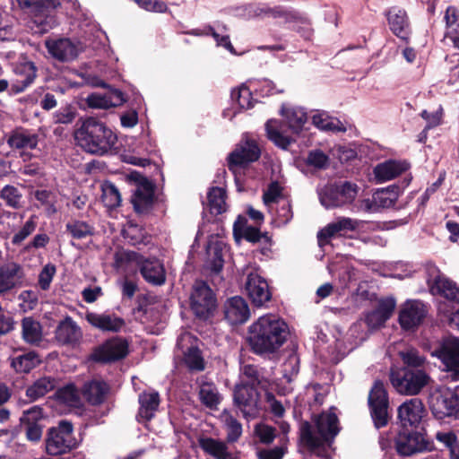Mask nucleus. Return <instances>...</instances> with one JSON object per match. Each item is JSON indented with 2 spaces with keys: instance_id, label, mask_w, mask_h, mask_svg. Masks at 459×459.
Returning <instances> with one entry per match:
<instances>
[{
  "instance_id": "30",
  "label": "nucleus",
  "mask_w": 459,
  "mask_h": 459,
  "mask_svg": "<svg viewBox=\"0 0 459 459\" xmlns=\"http://www.w3.org/2000/svg\"><path fill=\"white\" fill-rule=\"evenodd\" d=\"M48 53L60 62H69L78 56L77 47L69 39L46 41Z\"/></svg>"
},
{
  "instance_id": "61",
  "label": "nucleus",
  "mask_w": 459,
  "mask_h": 459,
  "mask_svg": "<svg viewBox=\"0 0 459 459\" xmlns=\"http://www.w3.org/2000/svg\"><path fill=\"white\" fill-rule=\"evenodd\" d=\"M87 105L91 108L108 109L112 108V104L107 94L91 93L86 99Z\"/></svg>"
},
{
  "instance_id": "58",
  "label": "nucleus",
  "mask_w": 459,
  "mask_h": 459,
  "mask_svg": "<svg viewBox=\"0 0 459 459\" xmlns=\"http://www.w3.org/2000/svg\"><path fill=\"white\" fill-rule=\"evenodd\" d=\"M402 360L404 364L403 368L420 369L425 363V359L419 355L415 350H411L406 352H400Z\"/></svg>"
},
{
  "instance_id": "38",
  "label": "nucleus",
  "mask_w": 459,
  "mask_h": 459,
  "mask_svg": "<svg viewBox=\"0 0 459 459\" xmlns=\"http://www.w3.org/2000/svg\"><path fill=\"white\" fill-rule=\"evenodd\" d=\"M198 442L201 449L215 459H232L225 442L212 437H201Z\"/></svg>"
},
{
  "instance_id": "9",
  "label": "nucleus",
  "mask_w": 459,
  "mask_h": 459,
  "mask_svg": "<svg viewBox=\"0 0 459 459\" xmlns=\"http://www.w3.org/2000/svg\"><path fill=\"white\" fill-rule=\"evenodd\" d=\"M216 306V296L208 283L196 280L190 295V308L194 315L199 319L206 320L213 315Z\"/></svg>"
},
{
  "instance_id": "41",
  "label": "nucleus",
  "mask_w": 459,
  "mask_h": 459,
  "mask_svg": "<svg viewBox=\"0 0 459 459\" xmlns=\"http://www.w3.org/2000/svg\"><path fill=\"white\" fill-rule=\"evenodd\" d=\"M226 191L222 187L212 186L207 194L209 211L213 215H220L226 211Z\"/></svg>"
},
{
  "instance_id": "44",
  "label": "nucleus",
  "mask_w": 459,
  "mask_h": 459,
  "mask_svg": "<svg viewBox=\"0 0 459 459\" xmlns=\"http://www.w3.org/2000/svg\"><path fill=\"white\" fill-rule=\"evenodd\" d=\"M56 397L59 402L68 406L77 407L81 403L79 392L74 384H68L58 388L56 392Z\"/></svg>"
},
{
  "instance_id": "54",
  "label": "nucleus",
  "mask_w": 459,
  "mask_h": 459,
  "mask_svg": "<svg viewBox=\"0 0 459 459\" xmlns=\"http://www.w3.org/2000/svg\"><path fill=\"white\" fill-rule=\"evenodd\" d=\"M261 12L273 18H282L286 22H291L299 20V13L295 11L287 10L282 6H275L273 8H264Z\"/></svg>"
},
{
  "instance_id": "35",
  "label": "nucleus",
  "mask_w": 459,
  "mask_h": 459,
  "mask_svg": "<svg viewBox=\"0 0 459 459\" xmlns=\"http://www.w3.org/2000/svg\"><path fill=\"white\" fill-rule=\"evenodd\" d=\"M22 338L27 344L39 345L43 338L41 324L32 316H25L21 321Z\"/></svg>"
},
{
  "instance_id": "53",
  "label": "nucleus",
  "mask_w": 459,
  "mask_h": 459,
  "mask_svg": "<svg viewBox=\"0 0 459 459\" xmlns=\"http://www.w3.org/2000/svg\"><path fill=\"white\" fill-rule=\"evenodd\" d=\"M199 396L201 403L211 410H216L221 401L218 392L211 385L202 386Z\"/></svg>"
},
{
  "instance_id": "37",
  "label": "nucleus",
  "mask_w": 459,
  "mask_h": 459,
  "mask_svg": "<svg viewBox=\"0 0 459 459\" xmlns=\"http://www.w3.org/2000/svg\"><path fill=\"white\" fill-rule=\"evenodd\" d=\"M281 115L286 118L290 130L299 134L307 122V114L301 108H285L281 107Z\"/></svg>"
},
{
  "instance_id": "55",
  "label": "nucleus",
  "mask_w": 459,
  "mask_h": 459,
  "mask_svg": "<svg viewBox=\"0 0 459 459\" xmlns=\"http://www.w3.org/2000/svg\"><path fill=\"white\" fill-rule=\"evenodd\" d=\"M329 163V157L321 150L310 151L306 158V164L318 169H326Z\"/></svg>"
},
{
  "instance_id": "20",
  "label": "nucleus",
  "mask_w": 459,
  "mask_h": 459,
  "mask_svg": "<svg viewBox=\"0 0 459 459\" xmlns=\"http://www.w3.org/2000/svg\"><path fill=\"white\" fill-rule=\"evenodd\" d=\"M245 288L252 304L257 307L264 306L272 299L268 282L256 273H248Z\"/></svg>"
},
{
  "instance_id": "19",
  "label": "nucleus",
  "mask_w": 459,
  "mask_h": 459,
  "mask_svg": "<svg viewBox=\"0 0 459 459\" xmlns=\"http://www.w3.org/2000/svg\"><path fill=\"white\" fill-rule=\"evenodd\" d=\"M427 313V307L422 301L407 300L401 307L398 316L402 329L414 330L423 322Z\"/></svg>"
},
{
  "instance_id": "33",
  "label": "nucleus",
  "mask_w": 459,
  "mask_h": 459,
  "mask_svg": "<svg viewBox=\"0 0 459 459\" xmlns=\"http://www.w3.org/2000/svg\"><path fill=\"white\" fill-rule=\"evenodd\" d=\"M57 384V380L54 377H41L26 388L25 395L29 399V402H35L55 390Z\"/></svg>"
},
{
  "instance_id": "1",
  "label": "nucleus",
  "mask_w": 459,
  "mask_h": 459,
  "mask_svg": "<svg viewBox=\"0 0 459 459\" xmlns=\"http://www.w3.org/2000/svg\"><path fill=\"white\" fill-rule=\"evenodd\" d=\"M288 325L274 315L260 316L247 329L246 342L249 351L260 357L277 352L287 341Z\"/></svg>"
},
{
  "instance_id": "32",
  "label": "nucleus",
  "mask_w": 459,
  "mask_h": 459,
  "mask_svg": "<svg viewBox=\"0 0 459 459\" xmlns=\"http://www.w3.org/2000/svg\"><path fill=\"white\" fill-rule=\"evenodd\" d=\"M138 402L140 408L138 417L145 421H150L155 416L160 403V394L157 391H143L139 394Z\"/></svg>"
},
{
  "instance_id": "29",
  "label": "nucleus",
  "mask_w": 459,
  "mask_h": 459,
  "mask_svg": "<svg viewBox=\"0 0 459 459\" xmlns=\"http://www.w3.org/2000/svg\"><path fill=\"white\" fill-rule=\"evenodd\" d=\"M409 168L410 164L405 160H387L374 168V175L377 181L382 183L399 177Z\"/></svg>"
},
{
  "instance_id": "2",
  "label": "nucleus",
  "mask_w": 459,
  "mask_h": 459,
  "mask_svg": "<svg viewBox=\"0 0 459 459\" xmlns=\"http://www.w3.org/2000/svg\"><path fill=\"white\" fill-rule=\"evenodd\" d=\"M74 138L83 151L99 156L115 148L117 141L116 134L109 127L92 117L82 121L74 133Z\"/></svg>"
},
{
  "instance_id": "43",
  "label": "nucleus",
  "mask_w": 459,
  "mask_h": 459,
  "mask_svg": "<svg viewBox=\"0 0 459 459\" xmlns=\"http://www.w3.org/2000/svg\"><path fill=\"white\" fill-rule=\"evenodd\" d=\"M312 123L319 129L332 132H345L346 127L337 119L329 117L326 113L316 114L312 117Z\"/></svg>"
},
{
  "instance_id": "17",
  "label": "nucleus",
  "mask_w": 459,
  "mask_h": 459,
  "mask_svg": "<svg viewBox=\"0 0 459 459\" xmlns=\"http://www.w3.org/2000/svg\"><path fill=\"white\" fill-rule=\"evenodd\" d=\"M429 408L437 420L459 413V395L450 389L437 390L429 397Z\"/></svg>"
},
{
  "instance_id": "36",
  "label": "nucleus",
  "mask_w": 459,
  "mask_h": 459,
  "mask_svg": "<svg viewBox=\"0 0 459 459\" xmlns=\"http://www.w3.org/2000/svg\"><path fill=\"white\" fill-rule=\"evenodd\" d=\"M38 142V134H30L28 130L22 128L12 131L7 139V144L12 149L34 150L37 148Z\"/></svg>"
},
{
  "instance_id": "27",
  "label": "nucleus",
  "mask_w": 459,
  "mask_h": 459,
  "mask_svg": "<svg viewBox=\"0 0 459 459\" xmlns=\"http://www.w3.org/2000/svg\"><path fill=\"white\" fill-rule=\"evenodd\" d=\"M14 73L18 78L11 84V91L13 94L25 91L37 78V68L32 62L18 64Z\"/></svg>"
},
{
  "instance_id": "18",
  "label": "nucleus",
  "mask_w": 459,
  "mask_h": 459,
  "mask_svg": "<svg viewBox=\"0 0 459 459\" xmlns=\"http://www.w3.org/2000/svg\"><path fill=\"white\" fill-rule=\"evenodd\" d=\"M260 394L254 385L247 383L236 385L233 392V402L245 418H254L257 415Z\"/></svg>"
},
{
  "instance_id": "10",
  "label": "nucleus",
  "mask_w": 459,
  "mask_h": 459,
  "mask_svg": "<svg viewBox=\"0 0 459 459\" xmlns=\"http://www.w3.org/2000/svg\"><path fill=\"white\" fill-rule=\"evenodd\" d=\"M130 178L136 185L131 198L134 212L140 215L149 214L156 200L155 184L139 172H133Z\"/></svg>"
},
{
  "instance_id": "34",
  "label": "nucleus",
  "mask_w": 459,
  "mask_h": 459,
  "mask_svg": "<svg viewBox=\"0 0 459 459\" xmlns=\"http://www.w3.org/2000/svg\"><path fill=\"white\" fill-rule=\"evenodd\" d=\"M38 351H30L11 359V368L18 374H29L42 363Z\"/></svg>"
},
{
  "instance_id": "6",
  "label": "nucleus",
  "mask_w": 459,
  "mask_h": 459,
  "mask_svg": "<svg viewBox=\"0 0 459 459\" xmlns=\"http://www.w3.org/2000/svg\"><path fill=\"white\" fill-rule=\"evenodd\" d=\"M19 8L37 25L40 32H47L56 25L52 13L61 5L60 0H16Z\"/></svg>"
},
{
  "instance_id": "40",
  "label": "nucleus",
  "mask_w": 459,
  "mask_h": 459,
  "mask_svg": "<svg viewBox=\"0 0 459 459\" xmlns=\"http://www.w3.org/2000/svg\"><path fill=\"white\" fill-rule=\"evenodd\" d=\"M401 191L402 188L398 185H392L386 188L379 189L373 195L374 203L381 208L394 207Z\"/></svg>"
},
{
  "instance_id": "15",
  "label": "nucleus",
  "mask_w": 459,
  "mask_h": 459,
  "mask_svg": "<svg viewBox=\"0 0 459 459\" xmlns=\"http://www.w3.org/2000/svg\"><path fill=\"white\" fill-rule=\"evenodd\" d=\"M432 357L437 358L451 372L455 379H459V339L455 337L443 338L430 350Z\"/></svg>"
},
{
  "instance_id": "24",
  "label": "nucleus",
  "mask_w": 459,
  "mask_h": 459,
  "mask_svg": "<svg viewBox=\"0 0 459 459\" xmlns=\"http://www.w3.org/2000/svg\"><path fill=\"white\" fill-rule=\"evenodd\" d=\"M110 392V385L104 380L92 379L85 382L81 388V394L91 406L104 403Z\"/></svg>"
},
{
  "instance_id": "5",
  "label": "nucleus",
  "mask_w": 459,
  "mask_h": 459,
  "mask_svg": "<svg viewBox=\"0 0 459 459\" xmlns=\"http://www.w3.org/2000/svg\"><path fill=\"white\" fill-rule=\"evenodd\" d=\"M45 450L48 455L58 456L75 449L78 446L74 436V425L62 420L56 426L48 429L45 437Z\"/></svg>"
},
{
  "instance_id": "4",
  "label": "nucleus",
  "mask_w": 459,
  "mask_h": 459,
  "mask_svg": "<svg viewBox=\"0 0 459 459\" xmlns=\"http://www.w3.org/2000/svg\"><path fill=\"white\" fill-rule=\"evenodd\" d=\"M331 408L329 411H323L315 418V425L318 437L314 435L312 425L305 420L300 424L299 440L307 443L312 448L321 446V441H326V445L332 447L335 437L341 431L339 419Z\"/></svg>"
},
{
  "instance_id": "8",
  "label": "nucleus",
  "mask_w": 459,
  "mask_h": 459,
  "mask_svg": "<svg viewBox=\"0 0 459 459\" xmlns=\"http://www.w3.org/2000/svg\"><path fill=\"white\" fill-rule=\"evenodd\" d=\"M389 396L383 381L376 380L369 390L368 406L373 425L377 429L385 428L390 420Z\"/></svg>"
},
{
  "instance_id": "51",
  "label": "nucleus",
  "mask_w": 459,
  "mask_h": 459,
  "mask_svg": "<svg viewBox=\"0 0 459 459\" xmlns=\"http://www.w3.org/2000/svg\"><path fill=\"white\" fill-rule=\"evenodd\" d=\"M223 417L227 429L226 439L229 443H234L238 441L242 434V425L234 416L227 411H224Z\"/></svg>"
},
{
  "instance_id": "48",
  "label": "nucleus",
  "mask_w": 459,
  "mask_h": 459,
  "mask_svg": "<svg viewBox=\"0 0 459 459\" xmlns=\"http://www.w3.org/2000/svg\"><path fill=\"white\" fill-rule=\"evenodd\" d=\"M184 361L191 371H203L205 368L204 359L199 348L191 346L184 353Z\"/></svg>"
},
{
  "instance_id": "13",
  "label": "nucleus",
  "mask_w": 459,
  "mask_h": 459,
  "mask_svg": "<svg viewBox=\"0 0 459 459\" xmlns=\"http://www.w3.org/2000/svg\"><path fill=\"white\" fill-rule=\"evenodd\" d=\"M128 354V342L120 337H112L92 350L90 360L110 364L125 359Z\"/></svg>"
},
{
  "instance_id": "26",
  "label": "nucleus",
  "mask_w": 459,
  "mask_h": 459,
  "mask_svg": "<svg viewBox=\"0 0 459 459\" xmlns=\"http://www.w3.org/2000/svg\"><path fill=\"white\" fill-rule=\"evenodd\" d=\"M86 321L102 332L118 333L125 326V320L115 314L87 312Z\"/></svg>"
},
{
  "instance_id": "52",
  "label": "nucleus",
  "mask_w": 459,
  "mask_h": 459,
  "mask_svg": "<svg viewBox=\"0 0 459 459\" xmlns=\"http://www.w3.org/2000/svg\"><path fill=\"white\" fill-rule=\"evenodd\" d=\"M239 236L245 238L247 242L253 244L263 242L271 246L273 242L272 238L269 236L268 232H261L258 227L254 226L245 227Z\"/></svg>"
},
{
  "instance_id": "3",
  "label": "nucleus",
  "mask_w": 459,
  "mask_h": 459,
  "mask_svg": "<svg viewBox=\"0 0 459 459\" xmlns=\"http://www.w3.org/2000/svg\"><path fill=\"white\" fill-rule=\"evenodd\" d=\"M425 269L427 273L426 282L429 293L434 297L443 299V301L439 302L438 311L448 318L450 310L459 308V285L442 273L432 262L427 263Z\"/></svg>"
},
{
  "instance_id": "28",
  "label": "nucleus",
  "mask_w": 459,
  "mask_h": 459,
  "mask_svg": "<svg viewBox=\"0 0 459 459\" xmlns=\"http://www.w3.org/2000/svg\"><path fill=\"white\" fill-rule=\"evenodd\" d=\"M139 271L148 283L161 286L166 281V271L163 264L158 259H144L139 262Z\"/></svg>"
},
{
  "instance_id": "60",
  "label": "nucleus",
  "mask_w": 459,
  "mask_h": 459,
  "mask_svg": "<svg viewBox=\"0 0 459 459\" xmlns=\"http://www.w3.org/2000/svg\"><path fill=\"white\" fill-rule=\"evenodd\" d=\"M77 115L75 108L71 105H67L59 108L55 113V122L57 124H70L72 123Z\"/></svg>"
},
{
  "instance_id": "62",
  "label": "nucleus",
  "mask_w": 459,
  "mask_h": 459,
  "mask_svg": "<svg viewBox=\"0 0 459 459\" xmlns=\"http://www.w3.org/2000/svg\"><path fill=\"white\" fill-rule=\"evenodd\" d=\"M396 302L393 298L381 299L375 308L384 320L387 321L393 315Z\"/></svg>"
},
{
  "instance_id": "63",
  "label": "nucleus",
  "mask_w": 459,
  "mask_h": 459,
  "mask_svg": "<svg viewBox=\"0 0 459 459\" xmlns=\"http://www.w3.org/2000/svg\"><path fill=\"white\" fill-rule=\"evenodd\" d=\"M275 432V428L266 424H261L255 427V433L259 437L260 442L265 445H269L273 442L276 437Z\"/></svg>"
},
{
  "instance_id": "21",
  "label": "nucleus",
  "mask_w": 459,
  "mask_h": 459,
  "mask_svg": "<svg viewBox=\"0 0 459 459\" xmlns=\"http://www.w3.org/2000/svg\"><path fill=\"white\" fill-rule=\"evenodd\" d=\"M360 221L349 217H340L335 221L327 224L318 231L317 240L319 245L328 243V240L335 236L345 237L348 231H356Z\"/></svg>"
},
{
  "instance_id": "46",
  "label": "nucleus",
  "mask_w": 459,
  "mask_h": 459,
  "mask_svg": "<svg viewBox=\"0 0 459 459\" xmlns=\"http://www.w3.org/2000/svg\"><path fill=\"white\" fill-rule=\"evenodd\" d=\"M230 97L232 101L237 103L240 109L252 108L255 102L250 89L244 84L237 89H233Z\"/></svg>"
},
{
  "instance_id": "49",
  "label": "nucleus",
  "mask_w": 459,
  "mask_h": 459,
  "mask_svg": "<svg viewBox=\"0 0 459 459\" xmlns=\"http://www.w3.org/2000/svg\"><path fill=\"white\" fill-rule=\"evenodd\" d=\"M22 197L19 189L12 185H5L0 191V198L4 201L5 205L15 210L22 207Z\"/></svg>"
},
{
  "instance_id": "7",
  "label": "nucleus",
  "mask_w": 459,
  "mask_h": 459,
  "mask_svg": "<svg viewBox=\"0 0 459 459\" xmlns=\"http://www.w3.org/2000/svg\"><path fill=\"white\" fill-rule=\"evenodd\" d=\"M389 378L394 388L404 395L420 394L430 379L425 370L409 368H392Z\"/></svg>"
},
{
  "instance_id": "57",
  "label": "nucleus",
  "mask_w": 459,
  "mask_h": 459,
  "mask_svg": "<svg viewBox=\"0 0 459 459\" xmlns=\"http://www.w3.org/2000/svg\"><path fill=\"white\" fill-rule=\"evenodd\" d=\"M56 267L53 264H47L39 274L38 284L42 290H48L56 274Z\"/></svg>"
},
{
  "instance_id": "22",
  "label": "nucleus",
  "mask_w": 459,
  "mask_h": 459,
  "mask_svg": "<svg viewBox=\"0 0 459 459\" xmlns=\"http://www.w3.org/2000/svg\"><path fill=\"white\" fill-rule=\"evenodd\" d=\"M385 16L393 34L407 41L411 34L410 20L407 12L399 6H392L385 11Z\"/></svg>"
},
{
  "instance_id": "64",
  "label": "nucleus",
  "mask_w": 459,
  "mask_h": 459,
  "mask_svg": "<svg viewBox=\"0 0 459 459\" xmlns=\"http://www.w3.org/2000/svg\"><path fill=\"white\" fill-rule=\"evenodd\" d=\"M25 436L29 441L38 443L40 441L43 433V427L39 422L30 421L23 424Z\"/></svg>"
},
{
  "instance_id": "16",
  "label": "nucleus",
  "mask_w": 459,
  "mask_h": 459,
  "mask_svg": "<svg viewBox=\"0 0 459 459\" xmlns=\"http://www.w3.org/2000/svg\"><path fill=\"white\" fill-rule=\"evenodd\" d=\"M428 412L421 399L413 397L405 400L397 408V424L399 428L420 429Z\"/></svg>"
},
{
  "instance_id": "45",
  "label": "nucleus",
  "mask_w": 459,
  "mask_h": 459,
  "mask_svg": "<svg viewBox=\"0 0 459 459\" xmlns=\"http://www.w3.org/2000/svg\"><path fill=\"white\" fill-rule=\"evenodd\" d=\"M34 197L44 207L48 216H52L57 212L56 207V195L54 192L47 189H38L34 193Z\"/></svg>"
},
{
  "instance_id": "50",
  "label": "nucleus",
  "mask_w": 459,
  "mask_h": 459,
  "mask_svg": "<svg viewBox=\"0 0 459 459\" xmlns=\"http://www.w3.org/2000/svg\"><path fill=\"white\" fill-rule=\"evenodd\" d=\"M102 203L108 209H116L120 206L121 195L114 184H107L102 187Z\"/></svg>"
},
{
  "instance_id": "25",
  "label": "nucleus",
  "mask_w": 459,
  "mask_h": 459,
  "mask_svg": "<svg viewBox=\"0 0 459 459\" xmlns=\"http://www.w3.org/2000/svg\"><path fill=\"white\" fill-rule=\"evenodd\" d=\"M250 316V310L247 301L235 296L227 300L224 305V318L232 325H242Z\"/></svg>"
},
{
  "instance_id": "14",
  "label": "nucleus",
  "mask_w": 459,
  "mask_h": 459,
  "mask_svg": "<svg viewBox=\"0 0 459 459\" xmlns=\"http://www.w3.org/2000/svg\"><path fill=\"white\" fill-rule=\"evenodd\" d=\"M358 194V186L350 181L327 186L320 195L321 204L327 209L351 204Z\"/></svg>"
},
{
  "instance_id": "11",
  "label": "nucleus",
  "mask_w": 459,
  "mask_h": 459,
  "mask_svg": "<svg viewBox=\"0 0 459 459\" xmlns=\"http://www.w3.org/2000/svg\"><path fill=\"white\" fill-rule=\"evenodd\" d=\"M429 442L420 429L399 428L394 438V446L398 455L411 456L429 450Z\"/></svg>"
},
{
  "instance_id": "23",
  "label": "nucleus",
  "mask_w": 459,
  "mask_h": 459,
  "mask_svg": "<svg viewBox=\"0 0 459 459\" xmlns=\"http://www.w3.org/2000/svg\"><path fill=\"white\" fill-rule=\"evenodd\" d=\"M82 338L81 327L69 316L61 320L55 330V339L61 345L74 347L80 343Z\"/></svg>"
},
{
  "instance_id": "39",
  "label": "nucleus",
  "mask_w": 459,
  "mask_h": 459,
  "mask_svg": "<svg viewBox=\"0 0 459 459\" xmlns=\"http://www.w3.org/2000/svg\"><path fill=\"white\" fill-rule=\"evenodd\" d=\"M281 125V121L277 119H269L264 126L266 136L277 147L286 150L291 144L292 139L280 131Z\"/></svg>"
},
{
  "instance_id": "31",
  "label": "nucleus",
  "mask_w": 459,
  "mask_h": 459,
  "mask_svg": "<svg viewBox=\"0 0 459 459\" xmlns=\"http://www.w3.org/2000/svg\"><path fill=\"white\" fill-rule=\"evenodd\" d=\"M24 277L21 264L12 262L0 266V294L6 293L14 289L17 283Z\"/></svg>"
},
{
  "instance_id": "12",
  "label": "nucleus",
  "mask_w": 459,
  "mask_h": 459,
  "mask_svg": "<svg viewBox=\"0 0 459 459\" xmlns=\"http://www.w3.org/2000/svg\"><path fill=\"white\" fill-rule=\"evenodd\" d=\"M261 148L255 139L244 137L227 158L228 168L234 171L237 168H246L261 157Z\"/></svg>"
},
{
  "instance_id": "59",
  "label": "nucleus",
  "mask_w": 459,
  "mask_h": 459,
  "mask_svg": "<svg viewBox=\"0 0 459 459\" xmlns=\"http://www.w3.org/2000/svg\"><path fill=\"white\" fill-rule=\"evenodd\" d=\"M283 188L278 181H272L263 194V202L265 205L276 203L281 196Z\"/></svg>"
},
{
  "instance_id": "56",
  "label": "nucleus",
  "mask_w": 459,
  "mask_h": 459,
  "mask_svg": "<svg viewBox=\"0 0 459 459\" xmlns=\"http://www.w3.org/2000/svg\"><path fill=\"white\" fill-rule=\"evenodd\" d=\"M36 227V215H31L22 229L13 236L12 243L13 245H20L25 238L34 232Z\"/></svg>"
},
{
  "instance_id": "42",
  "label": "nucleus",
  "mask_w": 459,
  "mask_h": 459,
  "mask_svg": "<svg viewBox=\"0 0 459 459\" xmlns=\"http://www.w3.org/2000/svg\"><path fill=\"white\" fill-rule=\"evenodd\" d=\"M65 231L74 239H83L94 235V227L87 221L71 219L65 224Z\"/></svg>"
},
{
  "instance_id": "47",
  "label": "nucleus",
  "mask_w": 459,
  "mask_h": 459,
  "mask_svg": "<svg viewBox=\"0 0 459 459\" xmlns=\"http://www.w3.org/2000/svg\"><path fill=\"white\" fill-rule=\"evenodd\" d=\"M125 238L128 239L131 245L136 246L148 244L151 236L143 226L129 223L127 230H125Z\"/></svg>"
}]
</instances>
